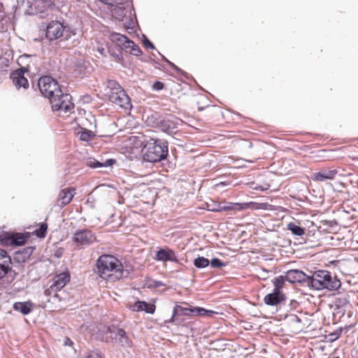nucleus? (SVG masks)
Here are the masks:
<instances>
[{
  "label": "nucleus",
  "instance_id": "f257e3e1",
  "mask_svg": "<svg viewBox=\"0 0 358 358\" xmlns=\"http://www.w3.org/2000/svg\"><path fill=\"white\" fill-rule=\"evenodd\" d=\"M141 154L144 162L164 164L169 162V143L164 139L151 138L143 145Z\"/></svg>",
  "mask_w": 358,
  "mask_h": 358
},
{
  "label": "nucleus",
  "instance_id": "f03ea898",
  "mask_svg": "<svg viewBox=\"0 0 358 358\" xmlns=\"http://www.w3.org/2000/svg\"><path fill=\"white\" fill-rule=\"evenodd\" d=\"M341 287V282L335 275L327 270H317L310 275L308 288L320 291H337Z\"/></svg>",
  "mask_w": 358,
  "mask_h": 358
},
{
  "label": "nucleus",
  "instance_id": "7ed1b4c3",
  "mask_svg": "<svg viewBox=\"0 0 358 358\" xmlns=\"http://www.w3.org/2000/svg\"><path fill=\"white\" fill-rule=\"evenodd\" d=\"M96 266L100 278H104L103 275L106 271L113 272L117 280L128 278L131 273L129 269H124L120 261L111 255H101L96 260Z\"/></svg>",
  "mask_w": 358,
  "mask_h": 358
},
{
  "label": "nucleus",
  "instance_id": "20e7f679",
  "mask_svg": "<svg viewBox=\"0 0 358 358\" xmlns=\"http://www.w3.org/2000/svg\"><path fill=\"white\" fill-rule=\"evenodd\" d=\"M76 34V29L71 28L64 21L51 20L47 22L45 27V37L50 42L56 41L62 36L66 41H68Z\"/></svg>",
  "mask_w": 358,
  "mask_h": 358
},
{
  "label": "nucleus",
  "instance_id": "39448f33",
  "mask_svg": "<svg viewBox=\"0 0 358 358\" xmlns=\"http://www.w3.org/2000/svg\"><path fill=\"white\" fill-rule=\"evenodd\" d=\"M35 57V55L29 54H24L19 57L17 64L20 67L11 71L9 76L16 90H27L29 88V81L24 74L30 71V66L29 64H27L25 60Z\"/></svg>",
  "mask_w": 358,
  "mask_h": 358
},
{
  "label": "nucleus",
  "instance_id": "423d86ee",
  "mask_svg": "<svg viewBox=\"0 0 358 358\" xmlns=\"http://www.w3.org/2000/svg\"><path fill=\"white\" fill-rule=\"evenodd\" d=\"M37 87L41 94L49 100L58 96H62V91L57 80L50 76H43L39 78Z\"/></svg>",
  "mask_w": 358,
  "mask_h": 358
},
{
  "label": "nucleus",
  "instance_id": "0eeeda50",
  "mask_svg": "<svg viewBox=\"0 0 358 358\" xmlns=\"http://www.w3.org/2000/svg\"><path fill=\"white\" fill-rule=\"evenodd\" d=\"M252 203L216 202L206 203V209L211 212H227L230 210L241 211L247 209Z\"/></svg>",
  "mask_w": 358,
  "mask_h": 358
},
{
  "label": "nucleus",
  "instance_id": "6e6552de",
  "mask_svg": "<svg viewBox=\"0 0 358 358\" xmlns=\"http://www.w3.org/2000/svg\"><path fill=\"white\" fill-rule=\"evenodd\" d=\"M72 97L69 94L63 93L62 96H55L50 100L53 111H63L66 113L74 107L71 101Z\"/></svg>",
  "mask_w": 358,
  "mask_h": 358
},
{
  "label": "nucleus",
  "instance_id": "1a4fd4ad",
  "mask_svg": "<svg viewBox=\"0 0 358 358\" xmlns=\"http://www.w3.org/2000/svg\"><path fill=\"white\" fill-rule=\"evenodd\" d=\"M73 241L77 245L85 248L95 243L96 238L91 230L79 229L74 232Z\"/></svg>",
  "mask_w": 358,
  "mask_h": 358
},
{
  "label": "nucleus",
  "instance_id": "9d476101",
  "mask_svg": "<svg viewBox=\"0 0 358 358\" xmlns=\"http://www.w3.org/2000/svg\"><path fill=\"white\" fill-rule=\"evenodd\" d=\"M180 118L172 114H166L164 115L161 123L157 129L169 135L176 134L178 127L180 124Z\"/></svg>",
  "mask_w": 358,
  "mask_h": 358
},
{
  "label": "nucleus",
  "instance_id": "9b49d317",
  "mask_svg": "<svg viewBox=\"0 0 358 358\" xmlns=\"http://www.w3.org/2000/svg\"><path fill=\"white\" fill-rule=\"evenodd\" d=\"M287 282L291 284L298 283L302 287H308L310 275L300 269H290L285 273Z\"/></svg>",
  "mask_w": 358,
  "mask_h": 358
},
{
  "label": "nucleus",
  "instance_id": "f8f14e48",
  "mask_svg": "<svg viewBox=\"0 0 358 358\" xmlns=\"http://www.w3.org/2000/svg\"><path fill=\"white\" fill-rule=\"evenodd\" d=\"M189 307H183L176 304L173 308L172 316L166 321V323H172L176 325L185 326V319L182 316H190Z\"/></svg>",
  "mask_w": 358,
  "mask_h": 358
},
{
  "label": "nucleus",
  "instance_id": "ddd939ff",
  "mask_svg": "<svg viewBox=\"0 0 358 358\" xmlns=\"http://www.w3.org/2000/svg\"><path fill=\"white\" fill-rule=\"evenodd\" d=\"M154 259L158 262H171L182 264L177 253L167 246L159 248L156 252Z\"/></svg>",
  "mask_w": 358,
  "mask_h": 358
},
{
  "label": "nucleus",
  "instance_id": "4468645a",
  "mask_svg": "<svg viewBox=\"0 0 358 358\" xmlns=\"http://www.w3.org/2000/svg\"><path fill=\"white\" fill-rule=\"evenodd\" d=\"M109 100L121 108L128 109L131 107L130 98L124 89L116 92H111L108 95Z\"/></svg>",
  "mask_w": 358,
  "mask_h": 358
},
{
  "label": "nucleus",
  "instance_id": "2eb2a0df",
  "mask_svg": "<svg viewBox=\"0 0 358 358\" xmlns=\"http://www.w3.org/2000/svg\"><path fill=\"white\" fill-rule=\"evenodd\" d=\"M127 7H131L129 10V15L127 18L126 22L124 23V27L130 34H136L139 26L137 23V19L135 14L134 8L132 6L131 0L125 2Z\"/></svg>",
  "mask_w": 358,
  "mask_h": 358
},
{
  "label": "nucleus",
  "instance_id": "dca6fc26",
  "mask_svg": "<svg viewBox=\"0 0 358 358\" xmlns=\"http://www.w3.org/2000/svg\"><path fill=\"white\" fill-rule=\"evenodd\" d=\"M287 300V296L283 292L272 290L271 293L265 295L264 302L268 306H281L285 304Z\"/></svg>",
  "mask_w": 358,
  "mask_h": 358
},
{
  "label": "nucleus",
  "instance_id": "f3484780",
  "mask_svg": "<svg viewBox=\"0 0 358 358\" xmlns=\"http://www.w3.org/2000/svg\"><path fill=\"white\" fill-rule=\"evenodd\" d=\"M337 175H339L337 169L322 168L318 172L313 173L310 178L315 182H324L335 179Z\"/></svg>",
  "mask_w": 358,
  "mask_h": 358
},
{
  "label": "nucleus",
  "instance_id": "a211bd4d",
  "mask_svg": "<svg viewBox=\"0 0 358 358\" xmlns=\"http://www.w3.org/2000/svg\"><path fill=\"white\" fill-rule=\"evenodd\" d=\"M71 274L69 270H66L59 274H57L52 279V284L50 289L53 292H59L70 281Z\"/></svg>",
  "mask_w": 358,
  "mask_h": 358
},
{
  "label": "nucleus",
  "instance_id": "6ab92c4d",
  "mask_svg": "<svg viewBox=\"0 0 358 358\" xmlns=\"http://www.w3.org/2000/svg\"><path fill=\"white\" fill-rule=\"evenodd\" d=\"M34 303L30 300L26 301H16L13 304L14 310L20 313L22 315H27L34 310Z\"/></svg>",
  "mask_w": 358,
  "mask_h": 358
},
{
  "label": "nucleus",
  "instance_id": "aec40b11",
  "mask_svg": "<svg viewBox=\"0 0 358 358\" xmlns=\"http://www.w3.org/2000/svg\"><path fill=\"white\" fill-rule=\"evenodd\" d=\"M36 247L29 246L24 248L20 250L15 251L13 256V259L16 263H24L29 259L35 250Z\"/></svg>",
  "mask_w": 358,
  "mask_h": 358
},
{
  "label": "nucleus",
  "instance_id": "412c9836",
  "mask_svg": "<svg viewBox=\"0 0 358 358\" xmlns=\"http://www.w3.org/2000/svg\"><path fill=\"white\" fill-rule=\"evenodd\" d=\"M130 309L136 312L144 311L146 313L153 314L155 311L156 306L152 303L138 300L134 303V308H130Z\"/></svg>",
  "mask_w": 358,
  "mask_h": 358
},
{
  "label": "nucleus",
  "instance_id": "4be33fe9",
  "mask_svg": "<svg viewBox=\"0 0 358 358\" xmlns=\"http://www.w3.org/2000/svg\"><path fill=\"white\" fill-rule=\"evenodd\" d=\"M144 117L148 126L158 128L164 115L159 112L152 110L144 115Z\"/></svg>",
  "mask_w": 358,
  "mask_h": 358
},
{
  "label": "nucleus",
  "instance_id": "5701e85b",
  "mask_svg": "<svg viewBox=\"0 0 358 358\" xmlns=\"http://www.w3.org/2000/svg\"><path fill=\"white\" fill-rule=\"evenodd\" d=\"M115 339L122 347L130 348L132 346V341L129 338L127 332L122 328H117L115 334Z\"/></svg>",
  "mask_w": 358,
  "mask_h": 358
},
{
  "label": "nucleus",
  "instance_id": "b1692460",
  "mask_svg": "<svg viewBox=\"0 0 358 358\" xmlns=\"http://www.w3.org/2000/svg\"><path fill=\"white\" fill-rule=\"evenodd\" d=\"M75 194V189L73 187L63 189L59 194L60 206L64 207L71 202Z\"/></svg>",
  "mask_w": 358,
  "mask_h": 358
},
{
  "label": "nucleus",
  "instance_id": "393cba45",
  "mask_svg": "<svg viewBox=\"0 0 358 358\" xmlns=\"http://www.w3.org/2000/svg\"><path fill=\"white\" fill-rule=\"evenodd\" d=\"M12 264L11 257H8V259H6L0 264V280L4 278L9 273L12 276L13 279L15 278L17 273L12 269L10 265Z\"/></svg>",
  "mask_w": 358,
  "mask_h": 358
},
{
  "label": "nucleus",
  "instance_id": "a878e982",
  "mask_svg": "<svg viewBox=\"0 0 358 358\" xmlns=\"http://www.w3.org/2000/svg\"><path fill=\"white\" fill-rule=\"evenodd\" d=\"M107 48V52L110 56L114 57L118 62L121 64L124 62V57L122 54L124 48H120L119 45H114L111 43L108 44Z\"/></svg>",
  "mask_w": 358,
  "mask_h": 358
},
{
  "label": "nucleus",
  "instance_id": "bb28decb",
  "mask_svg": "<svg viewBox=\"0 0 358 358\" xmlns=\"http://www.w3.org/2000/svg\"><path fill=\"white\" fill-rule=\"evenodd\" d=\"M30 238L29 232L24 233H13L12 241L10 246H22Z\"/></svg>",
  "mask_w": 358,
  "mask_h": 358
},
{
  "label": "nucleus",
  "instance_id": "cd10ccee",
  "mask_svg": "<svg viewBox=\"0 0 358 358\" xmlns=\"http://www.w3.org/2000/svg\"><path fill=\"white\" fill-rule=\"evenodd\" d=\"M129 38L123 34L117 32H113L110 34V40L114 45H119L120 48H124L126 43H128Z\"/></svg>",
  "mask_w": 358,
  "mask_h": 358
},
{
  "label": "nucleus",
  "instance_id": "c85d7f7f",
  "mask_svg": "<svg viewBox=\"0 0 358 358\" xmlns=\"http://www.w3.org/2000/svg\"><path fill=\"white\" fill-rule=\"evenodd\" d=\"M157 54L161 57L162 60L164 62H166L171 69L175 70L177 73H180L182 76H184L186 79L190 80L192 78V76L189 75L186 71H183L180 68H179L178 66H176L174 63L169 60L164 55H163L160 52L157 50Z\"/></svg>",
  "mask_w": 358,
  "mask_h": 358
},
{
  "label": "nucleus",
  "instance_id": "c756f323",
  "mask_svg": "<svg viewBox=\"0 0 358 358\" xmlns=\"http://www.w3.org/2000/svg\"><path fill=\"white\" fill-rule=\"evenodd\" d=\"M124 50L136 57H138L143 54L139 46L131 39H129L128 43H126L124 45Z\"/></svg>",
  "mask_w": 358,
  "mask_h": 358
},
{
  "label": "nucleus",
  "instance_id": "7c9ffc66",
  "mask_svg": "<svg viewBox=\"0 0 358 358\" xmlns=\"http://www.w3.org/2000/svg\"><path fill=\"white\" fill-rule=\"evenodd\" d=\"M287 281V278H285V275H280L277 277L274 278L271 282L273 285V290L282 292V288L285 285V282Z\"/></svg>",
  "mask_w": 358,
  "mask_h": 358
},
{
  "label": "nucleus",
  "instance_id": "2f4dec72",
  "mask_svg": "<svg viewBox=\"0 0 358 358\" xmlns=\"http://www.w3.org/2000/svg\"><path fill=\"white\" fill-rule=\"evenodd\" d=\"M287 229L290 231L292 234L296 236H301L305 234L306 229L301 226L296 225L294 222H289L287 225Z\"/></svg>",
  "mask_w": 358,
  "mask_h": 358
},
{
  "label": "nucleus",
  "instance_id": "473e14b6",
  "mask_svg": "<svg viewBox=\"0 0 358 358\" xmlns=\"http://www.w3.org/2000/svg\"><path fill=\"white\" fill-rule=\"evenodd\" d=\"M210 260L203 256H198L193 261V265L198 269H203L209 266Z\"/></svg>",
  "mask_w": 358,
  "mask_h": 358
},
{
  "label": "nucleus",
  "instance_id": "72a5a7b5",
  "mask_svg": "<svg viewBox=\"0 0 358 358\" xmlns=\"http://www.w3.org/2000/svg\"><path fill=\"white\" fill-rule=\"evenodd\" d=\"M13 232L0 231V243L4 246H10Z\"/></svg>",
  "mask_w": 358,
  "mask_h": 358
},
{
  "label": "nucleus",
  "instance_id": "f704fd0d",
  "mask_svg": "<svg viewBox=\"0 0 358 358\" xmlns=\"http://www.w3.org/2000/svg\"><path fill=\"white\" fill-rule=\"evenodd\" d=\"M48 231V224L46 222L41 223L39 227L36 228L33 232L32 234L37 238H44L46 236Z\"/></svg>",
  "mask_w": 358,
  "mask_h": 358
},
{
  "label": "nucleus",
  "instance_id": "c9c22d12",
  "mask_svg": "<svg viewBox=\"0 0 358 358\" xmlns=\"http://www.w3.org/2000/svg\"><path fill=\"white\" fill-rule=\"evenodd\" d=\"M107 87L110 90V93L116 92L120 91L123 87L120 85V83L113 79H108L106 82Z\"/></svg>",
  "mask_w": 358,
  "mask_h": 358
},
{
  "label": "nucleus",
  "instance_id": "e433bc0d",
  "mask_svg": "<svg viewBox=\"0 0 358 358\" xmlns=\"http://www.w3.org/2000/svg\"><path fill=\"white\" fill-rule=\"evenodd\" d=\"M94 136L95 134L92 131L83 129L80 132V139L82 141L89 142Z\"/></svg>",
  "mask_w": 358,
  "mask_h": 358
},
{
  "label": "nucleus",
  "instance_id": "4c0bfd02",
  "mask_svg": "<svg viewBox=\"0 0 358 358\" xmlns=\"http://www.w3.org/2000/svg\"><path fill=\"white\" fill-rule=\"evenodd\" d=\"M228 264V262H225L222 261L220 259L217 257H213L210 260L209 265L211 268H220L226 266Z\"/></svg>",
  "mask_w": 358,
  "mask_h": 358
},
{
  "label": "nucleus",
  "instance_id": "58836bf2",
  "mask_svg": "<svg viewBox=\"0 0 358 358\" xmlns=\"http://www.w3.org/2000/svg\"><path fill=\"white\" fill-rule=\"evenodd\" d=\"M102 164L101 162H99L93 157L87 159L85 162V165L91 169L102 168Z\"/></svg>",
  "mask_w": 358,
  "mask_h": 358
},
{
  "label": "nucleus",
  "instance_id": "ea45409f",
  "mask_svg": "<svg viewBox=\"0 0 358 358\" xmlns=\"http://www.w3.org/2000/svg\"><path fill=\"white\" fill-rule=\"evenodd\" d=\"M189 313L192 316H203L205 308L199 306H189Z\"/></svg>",
  "mask_w": 358,
  "mask_h": 358
},
{
  "label": "nucleus",
  "instance_id": "a19ab883",
  "mask_svg": "<svg viewBox=\"0 0 358 358\" xmlns=\"http://www.w3.org/2000/svg\"><path fill=\"white\" fill-rule=\"evenodd\" d=\"M147 287L149 289L152 288H158L159 287L166 286V284L162 281L156 280H150L148 282H147Z\"/></svg>",
  "mask_w": 358,
  "mask_h": 358
},
{
  "label": "nucleus",
  "instance_id": "79ce46f5",
  "mask_svg": "<svg viewBox=\"0 0 358 358\" xmlns=\"http://www.w3.org/2000/svg\"><path fill=\"white\" fill-rule=\"evenodd\" d=\"M142 43L148 49L155 50V46L152 41L145 34H142Z\"/></svg>",
  "mask_w": 358,
  "mask_h": 358
},
{
  "label": "nucleus",
  "instance_id": "37998d69",
  "mask_svg": "<svg viewBox=\"0 0 358 358\" xmlns=\"http://www.w3.org/2000/svg\"><path fill=\"white\" fill-rule=\"evenodd\" d=\"M37 1H39L43 4V9L40 11L41 13L43 12L45 10L52 8L55 6V3H54L53 1H52V0H35L36 3Z\"/></svg>",
  "mask_w": 358,
  "mask_h": 358
},
{
  "label": "nucleus",
  "instance_id": "c03bdc74",
  "mask_svg": "<svg viewBox=\"0 0 358 358\" xmlns=\"http://www.w3.org/2000/svg\"><path fill=\"white\" fill-rule=\"evenodd\" d=\"M341 333H342L341 328L335 330L334 331H333L332 333H331L328 335L329 341L330 342H334V341H336L337 339H338L340 338Z\"/></svg>",
  "mask_w": 358,
  "mask_h": 358
},
{
  "label": "nucleus",
  "instance_id": "a18cd8bd",
  "mask_svg": "<svg viewBox=\"0 0 358 358\" xmlns=\"http://www.w3.org/2000/svg\"><path fill=\"white\" fill-rule=\"evenodd\" d=\"M9 59L5 57H0V69L2 71H6L9 67Z\"/></svg>",
  "mask_w": 358,
  "mask_h": 358
},
{
  "label": "nucleus",
  "instance_id": "49530a36",
  "mask_svg": "<svg viewBox=\"0 0 358 358\" xmlns=\"http://www.w3.org/2000/svg\"><path fill=\"white\" fill-rule=\"evenodd\" d=\"M141 61L143 62L150 63V64H152L153 66H155L156 68L160 69L159 66V62H157L152 57H144V58L141 59Z\"/></svg>",
  "mask_w": 358,
  "mask_h": 358
},
{
  "label": "nucleus",
  "instance_id": "de8ad7c7",
  "mask_svg": "<svg viewBox=\"0 0 358 358\" xmlns=\"http://www.w3.org/2000/svg\"><path fill=\"white\" fill-rule=\"evenodd\" d=\"M164 84L159 80L155 81L152 85V89L155 91L162 90L164 89Z\"/></svg>",
  "mask_w": 358,
  "mask_h": 358
},
{
  "label": "nucleus",
  "instance_id": "09e8293b",
  "mask_svg": "<svg viewBox=\"0 0 358 358\" xmlns=\"http://www.w3.org/2000/svg\"><path fill=\"white\" fill-rule=\"evenodd\" d=\"M116 163V160L113 158L107 159L105 162H102V168L103 167H109L112 166L113 164Z\"/></svg>",
  "mask_w": 358,
  "mask_h": 358
},
{
  "label": "nucleus",
  "instance_id": "8fccbe9b",
  "mask_svg": "<svg viewBox=\"0 0 358 358\" xmlns=\"http://www.w3.org/2000/svg\"><path fill=\"white\" fill-rule=\"evenodd\" d=\"M205 313H203V316L206 315L208 317H213L215 315H218V313L216 311H214L213 310H208L205 308Z\"/></svg>",
  "mask_w": 358,
  "mask_h": 358
},
{
  "label": "nucleus",
  "instance_id": "3c124183",
  "mask_svg": "<svg viewBox=\"0 0 358 358\" xmlns=\"http://www.w3.org/2000/svg\"><path fill=\"white\" fill-rule=\"evenodd\" d=\"M63 253H64V250H63V248H60L57 249L55 251L54 256L56 258H60L63 255Z\"/></svg>",
  "mask_w": 358,
  "mask_h": 358
},
{
  "label": "nucleus",
  "instance_id": "603ef678",
  "mask_svg": "<svg viewBox=\"0 0 358 358\" xmlns=\"http://www.w3.org/2000/svg\"><path fill=\"white\" fill-rule=\"evenodd\" d=\"M63 344L64 346H72L73 345V342L69 337L66 336Z\"/></svg>",
  "mask_w": 358,
  "mask_h": 358
},
{
  "label": "nucleus",
  "instance_id": "864d4df0",
  "mask_svg": "<svg viewBox=\"0 0 358 358\" xmlns=\"http://www.w3.org/2000/svg\"><path fill=\"white\" fill-rule=\"evenodd\" d=\"M85 358H102L101 355L99 352L89 354Z\"/></svg>",
  "mask_w": 358,
  "mask_h": 358
},
{
  "label": "nucleus",
  "instance_id": "5fc2aeb1",
  "mask_svg": "<svg viewBox=\"0 0 358 358\" xmlns=\"http://www.w3.org/2000/svg\"><path fill=\"white\" fill-rule=\"evenodd\" d=\"M8 257H10L8 255L7 252L5 250L0 249V259L3 258H7V259H8Z\"/></svg>",
  "mask_w": 358,
  "mask_h": 358
},
{
  "label": "nucleus",
  "instance_id": "6e6d98bb",
  "mask_svg": "<svg viewBox=\"0 0 358 358\" xmlns=\"http://www.w3.org/2000/svg\"><path fill=\"white\" fill-rule=\"evenodd\" d=\"M97 50H98V52H99L102 56H103V57H106V50H105L104 48H103V47H99V48H97Z\"/></svg>",
  "mask_w": 358,
  "mask_h": 358
},
{
  "label": "nucleus",
  "instance_id": "4d7b16f0",
  "mask_svg": "<svg viewBox=\"0 0 358 358\" xmlns=\"http://www.w3.org/2000/svg\"><path fill=\"white\" fill-rule=\"evenodd\" d=\"M292 321L296 322L297 323L301 322V318L299 317H298L297 315H294V318H293Z\"/></svg>",
  "mask_w": 358,
  "mask_h": 358
},
{
  "label": "nucleus",
  "instance_id": "13d9d810",
  "mask_svg": "<svg viewBox=\"0 0 358 358\" xmlns=\"http://www.w3.org/2000/svg\"><path fill=\"white\" fill-rule=\"evenodd\" d=\"M106 334H108V333H109V334H112V333H113V330H112V329H111V327H110V326H107V327H106Z\"/></svg>",
  "mask_w": 358,
  "mask_h": 358
},
{
  "label": "nucleus",
  "instance_id": "bf43d9fd",
  "mask_svg": "<svg viewBox=\"0 0 358 358\" xmlns=\"http://www.w3.org/2000/svg\"><path fill=\"white\" fill-rule=\"evenodd\" d=\"M229 183L227 182H220L216 185V186H227Z\"/></svg>",
  "mask_w": 358,
  "mask_h": 358
},
{
  "label": "nucleus",
  "instance_id": "052dcab7",
  "mask_svg": "<svg viewBox=\"0 0 358 358\" xmlns=\"http://www.w3.org/2000/svg\"><path fill=\"white\" fill-rule=\"evenodd\" d=\"M296 303V301L295 300H294V299L291 300V301H290V306H292V303Z\"/></svg>",
  "mask_w": 358,
  "mask_h": 358
},
{
  "label": "nucleus",
  "instance_id": "680f3d73",
  "mask_svg": "<svg viewBox=\"0 0 358 358\" xmlns=\"http://www.w3.org/2000/svg\"><path fill=\"white\" fill-rule=\"evenodd\" d=\"M17 1L18 3H22L24 2L25 0H17Z\"/></svg>",
  "mask_w": 358,
  "mask_h": 358
},
{
  "label": "nucleus",
  "instance_id": "e2e57ef3",
  "mask_svg": "<svg viewBox=\"0 0 358 358\" xmlns=\"http://www.w3.org/2000/svg\"><path fill=\"white\" fill-rule=\"evenodd\" d=\"M152 57H154L155 58V57H157L156 54H155V53H154V52H152Z\"/></svg>",
  "mask_w": 358,
  "mask_h": 358
},
{
  "label": "nucleus",
  "instance_id": "0e129e2a",
  "mask_svg": "<svg viewBox=\"0 0 358 358\" xmlns=\"http://www.w3.org/2000/svg\"><path fill=\"white\" fill-rule=\"evenodd\" d=\"M260 189H261L262 191H264V190L267 189V188H265V189L261 188Z\"/></svg>",
  "mask_w": 358,
  "mask_h": 358
},
{
  "label": "nucleus",
  "instance_id": "69168bd1",
  "mask_svg": "<svg viewBox=\"0 0 358 358\" xmlns=\"http://www.w3.org/2000/svg\"><path fill=\"white\" fill-rule=\"evenodd\" d=\"M32 87L34 88V83H32Z\"/></svg>",
  "mask_w": 358,
  "mask_h": 358
},
{
  "label": "nucleus",
  "instance_id": "338daca9",
  "mask_svg": "<svg viewBox=\"0 0 358 358\" xmlns=\"http://www.w3.org/2000/svg\"><path fill=\"white\" fill-rule=\"evenodd\" d=\"M334 358H339V357H338V356H336V357H334Z\"/></svg>",
  "mask_w": 358,
  "mask_h": 358
},
{
  "label": "nucleus",
  "instance_id": "774afa93",
  "mask_svg": "<svg viewBox=\"0 0 358 358\" xmlns=\"http://www.w3.org/2000/svg\"><path fill=\"white\" fill-rule=\"evenodd\" d=\"M357 274H358V272H357Z\"/></svg>",
  "mask_w": 358,
  "mask_h": 358
}]
</instances>
